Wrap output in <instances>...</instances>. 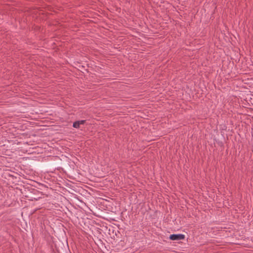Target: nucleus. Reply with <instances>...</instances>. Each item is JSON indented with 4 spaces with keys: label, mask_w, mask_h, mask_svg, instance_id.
<instances>
[{
    "label": "nucleus",
    "mask_w": 253,
    "mask_h": 253,
    "mask_svg": "<svg viewBox=\"0 0 253 253\" xmlns=\"http://www.w3.org/2000/svg\"><path fill=\"white\" fill-rule=\"evenodd\" d=\"M80 124H79L78 121H76L73 123V126L75 128H78L80 127Z\"/></svg>",
    "instance_id": "obj_2"
},
{
    "label": "nucleus",
    "mask_w": 253,
    "mask_h": 253,
    "mask_svg": "<svg viewBox=\"0 0 253 253\" xmlns=\"http://www.w3.org/2000/svg\"><path fill=\"white\" fill-rule=\"evenodd\" d=\"M169 238L171 240H174V234L170 235V237H169Z\"/></svg>",
    "instance_id": "obj_4"
},
{
    "label": "nucleus",
    "mask_w": 253,
    "mask_h": 253,
    "mask_svg": "<svg viewBox=\"0 0 253 253\" xmlns=\"http://www.w3.org/2000/svg\"><path fill=\"white\" fill-rule=\"evenodd\" d=\"M78 122L79 124H80V125H81L84 124L85 121V120H81V121H78Z\"/></svg>",
    "instance_id": "obj_3"
},
{
    "label": "nucleus",
    "mask_w": 253,
    "mask_h": 253,
    "mask_svg": "<svg viewBox=\"0 0 253 253\" xmlns=\"http://www.w3.org/2000/svg\"><path fill=\"white\" fill-rule=\"evenodd\" d=\"M185 238L184 235L183 234H175V241L183 240Z\"/></svg>",
    "instance_id": "obj_1"
}]
</instances>
